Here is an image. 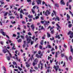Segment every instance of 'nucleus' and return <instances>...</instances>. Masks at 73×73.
Here are the masks:
<instances>
[{
  "label": "nucleus",
  "instance_id": "nucleus-63",
  "mask_svg": "<svg viewBox=\"0 0 73 73\" xmlns=\"http://www.w3.org/2000/svg\"><path fill=\"white\" fill-rule=\"evenodd\" d=\"M64 47L65 48H67V46L64 44Z\"/></svg>",
  "mask_w": 73,
  "mask_h": 73
},
{
  "label": "nucleus",
  "instance_id": "nucleus-28",
  "mask_svg": "<svg viewBox=\"0 0 73 73\" xmlns=\"http://www.w3.org/2000/svg\"><path fill=\"white\" fill-rule=\"evenodd\" d=\"M34 69L36 70H38V68L36 66H34Z\"/></svg>",
  "mask_w": 73,
  "mask_h": 73
},
{
  "label": "nucleus",
  "instance_id": "nucleus-31",
  "mask_svg": "<svg viewBox=\"0 0 73 73\" xmlns=\"http://www.w3.org/2000/svg\"><path fill=\"white\" fill-rule=\"evenodd\" d=\"M18 68L19 70H20V71H21V70H22V69H21V68L20 67H18Z\"/></svg>",
  "mask_w": 73,
  "mask_h": 73
},
{
  "label": "nucleus",
  "instance_id": "nucleus-14",
  "mask_svg": "<svg viewBox=\"0 0 73 73\" xmlns=\"http://www.w3.org/2000/svg\"><path fill=\"white\" fill-rule=\"evenodd\" d=\"M17 41L18 42H21L22 41V40H21V39L20 38L19 39V40H18Z\"/></svg>",
  "mask_w": 73,
  "mask_h": 73
},
{
  "label": "nucleus",
  "instance_id": "nucleus-49",
  "mask_svg": "<svg viewBox=\"0 0 73 73\" xmlns=\"http://www.w3.org/2000/svg\"><path fill=\"white\" fill-rule=\"evenodd\" d=\"M48 48H52V47H51V46H50V45H48Z\"/></svg>",
  "mask_w": 73,
  "mask_h": 73
},
{
  "label": "nucleus",
  "instance_id": "nucleus-33",
  "mask_svg": "<svg viewBox=\"0 0 73 73\" xmlns=\"http://www.w3.org/2000/svg\"><path fill=\"white\" fill-rule=\"evenodd\" d=\"M13 64H14V65H17V64H16V63L15 62H13Z\"/></svg>",
  "mask_w": 73,
  "mask_h": 73
},
{
  "label": "nucleus",
  "instance_id": "nucleus-44",
  "mask_svg": "<svg viewBox=\"0 0 73 73\" xmlns=\"http://www.w3.org/2000/svg\"><path fill=\"white\" fill-rule=\"evenodd\" d=\"M41 42H40V44H41L42 45H43V43H42V42H43V40H42Z\"/></svg>",
  "mask_w": 73,
  "mask_h": 73
},
{
  "label": "nucleus",
  "instance_id": "nucleus-54",
  "mask_svg": "<svg viewBox=\"0 0 73 73\" xmlns=\"http://www.w3.org/2000/svg\"><path fill=\"white\" fill-rule=\"evenodd\" d=\"M11 23L12 24H15L16 23V21H14L13 22V21H11Z\"/></svg>",
  "mask_w": 73,
  "mask_h": 73
},
{
  "label": "nucleus",
  "instance_id": "nucleus-64",
  "mask_svg": "<svg viewBox=\"0 0 73 73\" xmlns=\"http://www.w3.org/2000/svg\"><path fill=\"white\" fill-rule=\"evenodd\" d=\"M45 4V2H44V1H42V5H44V4Z\"/></svg>",
  "mask_w": 73,
  "mask_h": 73
},
{
  "label": "nucleus",
  "instance_id": "nucleus-19",
  "mask_svg": "<svg viewBox=\"0 0 73 73\" xmlns=\"http://www.w3.org/2000/svg\"><path fill=\"white\" fill-rule=\"evenodd\" d=\"M3 52L4 53H7V51L5 50V49L3 50Z\"/></svg>",
  "mask_w": 73,
  "mask_h": 73
},
{
  "label": "nucleus",
  "instance_id": "nucleus-62",
  "mask_svg": "<svg viewBox=\"0 0 73 73\" xmlns=\"http://www.w3.org/2000/svg\"><path fill=\"white\" fill-rule=\"evenodd\" d=\"M52 24H53V25L55 23V22H54V21L52 22Z\"/></svg>",
  "mask_w": 73,
  "mask_h": 73
},
{
  "label": "nucleus",
  "instance_id": "nucleus-52",
  "mask_svg": "<svg viewBox=\"0 0 73 73\" xmlns=\"http://www.w3.org/2000/svg\"><path fill=\"white\" fill-rule=\"evenodd\" d=\"M26 66H27V68H29V66H30V65L29 64H27L26 65Z\"/></svg>",
  "mask_w": 73,
  "mask_h": 73
},
{
  "label": "nucleus",
  "instance_id": "nucleus-53",
  "mask_svg": "<svg viewBox=\"0 0 73 73\" xmlns=\"http://www.w3.org/2000/svg\"><path fill=\"white\" fill-rule=\"evenodd\" d=\"M4 43V42H3L1 41L0 42V44H1V45H3Z\"/></svg>",
  "mask_w": 73,
  "mask_h": 73
},
{
  "label": "nucleus",
  "instance_id": "nucleus-42",
  "mask_svg": "<svg viewBox=\"0 0 73 73\" xmlns=\"http://www.w3.org/2000/svg\"><path fill=\"white\" fill-rule=\"evenodd\" d=\"M28 12H26V13H25V15H28Z\"/></svg>",
  "mask_w": 73,
  "mask_h": 73
},
{
  "label": "nucleus",
  "instance_id": "nucleus-35",
  "mask_svg": "<svg viewBox=\"0 0 73 73\" xmlns=\"http://www.w3.org/2000/svg\"><path fill=\"white\" fill-rule=\"evenodd\" d=\"M28 35H29L30 36H31V35H32V34H31V32H29V33H28Z\"/></svg>",
  "mask_w": 73,
  "mask_h": 73
},
{
  "label": "nucleus",
  "instance_id": "nucleus-50",
  "mask_svg": "<svg viewBox=\"0 0 73 73\" xmlns=\"http://www.w3.org/2000/svg\"><path fill=\"white\" fill-rule=\"evenodd\" d=\"M41 53V52L40 51H39L38 52V54H40Z\"/></svg>",
  "mask_w": 73,
  "mask_h": 73
},
{
  "label": "nucleus",
  "instance_id": "nucleus-27",
  "mask_svg": "<svg viewBox=\"0 0 73 73\" xmlns=\"http://www.w3.org/2000/svg\"><path fill=\"white\" fill-rule=\"evenodd\" d=\"M9 54L10 55V58H12V54H11L10 53H9Z\"/></svg>",
  "mask_w": 73,
  "mask_h": 73
},
{
  "label": "nucleus",
  "instance_id": "nucleus-29",
  "mask_svg": "<svg viewBox=\"0 0 73 73\" xmlns=\"http://www.w3.org/2000/svg\"><path fill=\"white\" fill-rule=\"evenodd\" d=\"M57 54H58V53H57V52H56V55H55L56 58L57 57Z\"/></svg>",
  "mask_w": 73,
  "mask_h": 73
},
{
  "label": "nucleus",
  "instance_id": "nucleus-12",
  "mask_svg": "<svg viewBox=\"0 0 73 73\" xmlns=\"http://www.w3.org/2000/svg\"><path fill=\"white\" fill-rule=\"evenodd\" d=\"M45 23L44 24V25L45 27H46V25H47V26H48L49 25V24L47 23V22L45 21Z\"/></svg>",
  "mask_w": 73,
  "mask_h": 73
},
{
  "label": "nucleus",
  "instance_id": "nucleus-60",
  "mask_svg": "<svg viewBox=\"0 0 73 73\" xmlns=\"http://www.w3.org/2000/svg\"><path fill=\"white\" fill-rule=\"evenodd\" d=\"M6 50H7V52L9 53H9H10V52H9V50H8V49H7V48H6Z\"/></svg>",
  "mask_w": 73,
  "mask_h": 73
},
{
  "label": "nucleus",
  "instance_id": "nucleus-8",
  "mask_svg": "<svg viewBox=\"0 0 73 73\" xmlns=\"http://www.w3.org/2000/svg\"><path fill=\"white\" fill-rule=\"evenodd\" d=\"M56 26L58 27H57V30H58L59 29H61V27H60V26L58 25V24H56Z\"/></svg>",
  "mask_w": 73,
  "mask_h": 73
},
{
  "label": "nucleus",
  "instance_id": "nucleus-7",
  "mask_svg": "<svg viewBox=\"0 0 73 73\" xmlns=\"http://www.w3.org/2000/svg\"><path fill=\"white\" fill-rule=\"evenodd\" d=\"M60 3L61 4H63V5H65V2L64 1V0H61L60 1Z\"/></svg>",
  "mask_w": 73,
  "mask_h": 73
},
{
  "label": "nucleus",
  "instance_id": "nucleus-46",
  "mask_svg": "<svg viewBox=\"0 0 73 73\" xmlns=\"http://www.w3.org/2000/svg\"><path fill=\"white\" fill-rule=\"evenodd\" d=\"M35 65H36V63L35 62H33V66H35Z\"/></svg>",
  "mask_w": 73,
  "mask_h": 73
},
{
  "label": "nucleus",
  "instance_id": "nucleus-3",
  "mask_svg": "<svg viewBox=\"0 0 73 73\" xmlns=\"http://www.w3.org/2000/svg\"><path fill=\"white\" fill-rule=\"evenodd\" d=\"M43 56V55L42 54V53H41L40 55V56L38 54H36V57L38 58H41L42 57H41V56Z\"/></svg>",
  "mask_w": 73,
  "mask_h": 73
},
{
  "label": "nucleus",
  "instance_id": "nucleus-23",
  "mask_svg": "<svg viewBox=\"0 0 73 73\" xmlns=\"http://www.w3.org/2000/svg\"><path fill=\"white\" fill-rule=\"evenodd\" d=\"M8 15V12H6L4 15V16H6Z\"/></svg>",
  "mask_w": 73,
  "mask_h": 73
},
{
  "label": "nucleus",
  "instance_id": "nucleus-1",
  "mask_svg": "<svg viewBox=\"0 0 73 73\" xmlns=\"http://www.w3.org/2000/svg\"><path fill=\"white\" fill-rule=\"evenodd\" d=\"M25 38L27 39V44H29L30 42L31 41V39L32 37L29 36H28L27 35H26L25 36Z\"/></svg>",
  "mask_w": 73,
  "mask_h": 73
},
{
  "label": "nucleus",
  "instance_id": "nucleus-58",
  "mask_svg": "<svg viewBox=\"0 0 73 73\" xmlns=\"http://www.w3.org/2000/svg\"><path fill=\"white\" fill-rule=\"evenodd\" d=\"M54 13H52L51 14V16L52 17H53V16H54Z\"/></svg>",
  "mask_w": 73,
  "mask_h": 73
},
{
  "label": "nucleus",
  "instance_id": "nucleus-41",
  "mask_svg": "<svg viewBox=\"0 0 73 73\" xmlns=\"http://www.w3.org/2000/svg\"><path fill=\"white\" fill-rule=\"evenodd\" d=\"M19 38H20V36L19 35H18L17 36V38H16V40H17V39H19Z\"/></svg>",
  "mask_w": 73,
  "mask_h": 73
},
{
  "label": "nucleus",
  "instance_id": "nucleus-17",
  "mask_svg": "<svg viewBox=\"0 0 73 73\" xmlns=\"http://www.w3.org/2000/svg\"><path fill=\"white\" fill-rule=\"evenodd\" d=\"M31 11L32 12H33V14H35V11H34V10H33V9H31Z\"/></svg>",
  "mask_w": 73,
  "mask_h": 73
},
{
  "label": "nucleus",
  "instance_id": "nucleus-22",
  "mask_svg": "<svg viewBox=\"0 0 73 73\" xmlns=\"http://www.w3.org/2000/svg\"><path fill=\"white\" fill-rule=\"evenodd\" d=\"M72 26V24H69L68 25V27L69 28H71Z\"/></svg>",
  "mask_w": 73,
  "mask_h": 73
},
{
  "label": "nucleus",
  "instance_id": "nucleus-10",
  "mask_svg": "<svg viewBox=\"0 0 73 73\" xmlns=\"http://www.w3.org/2000/svg\"><path fill=\"white\" fill-rule=\"evenodd\" d=\"M3 69H4V70L5 71H4V73H6L7 72V70H6V68L4 66H3Z\"/></svg>",
  "mask_w": 73,
  "mask_h": 73
},
{
  "label": "nucleus",
  "instance_id": "nucleus-32",
  "mask_svg": "<svg viewBox=\"0 0 73 73\" xmlns=\"http://www.w3.org/2000/svg\"><path fill=\"white\" fill-rule=\"evenodd\" d=\"M45 22V21H40V23L41 24H43L44 23V22Z\"/></svg>",
  "mask_w": 73,
  "mask_h": 73
},
{
  "label": "nucleus",
  "instance_id": "nucleus-38",
  "mask_svg": "<svg viewBox=\"0 0 73 73\" xmlns=\"http://www.w3.org/2000/svg\"><path fill=\"white\" fill-rule=\"evenodd\" d=\"M47 12L48 13V15H50V12L49 11H48H48H47Z\"/></svg>",
  "mask_w": 73,
  "mask_h": 73
},
{
  "label": "nucleus",
  "instance_id": "nucleus-20",
  "mask_svg": "<svg viewBox=\"0 0 73 73\" xmlns=\"http://www.w3.org/2000/svg\"><path fill=\"white\" fill-rule=\"evenodd\" d=\"M28 17L29 18H33V16L30 15H29L28 16Z\"/></svg>",
  "mask_w": 73,
  "mask_h": 73
},
{
  "label": "nucleus",
  "instance_id": "nucleus-36",
  "mask_svg": "<svg viewBox=\"0 0 73 73\" xmlns=\"http://www.w3.org/2000/svg\"><path fill=\"white\" fill-rule=\"evenodd\" d=\"M21 36L22 38H23V40H24V36L23 35H21Z\"/></svg>",
  "mask_w": 73,
  "mask_h": 73
},
{
  "label": "nucleus",
  "instance_id": "nucleus-39",
  "mask_svg": "<svg viewBox=\"0 0 73 73\" xmlns=\"http://www.w3.org/2000/svg\"><path fill=\"white\" fill-rule=\"evenodd\" d=\"M2 35H3L4 36H5V33H4V32H3V33H2Z\"/></svg>",
  "mask_w": 73,
  "mask_h": 73
},
{
  "label": "nucleus",
  "instance_id": "nucleus-16",
  "mask_svg": "<svg viewBox=\"0 0 73 73\" xmlns=\"http://www.w3.org/2000/svg\"><path fill=\"white\" fill-rule=\"evenodd\" d=\"M55 7H57L58 8L59 7V5L57 3H55Z\"/></svg>",
  "mask_w": 73,
  "mask_h": 73
},
{
  "label": "nucleus",
  "instance_id": "nucleus-2",
  "mask_svg": "<svg viewBox=\"0 0 73 73\" xmlns=\"http://www.w3.org/2000/svg\"><path fill=\"white\" fill-rule=\"evenodd\" d=\"M71 35L70 36V37L71 38H73V33L72 32H71V31H70L68 33V35Z\"/></svg>",
  "mask_w": 73,
  "mask_h": 73
},
{
  "label": "nucleus",
  "instance_id": "nucleus-55",
  "mask_svg": "<svg viewBox=\"0 0 73 73\" xmlns=\"http://www.w3.org/2000/svg\"><path fill=\"white\" fill-rule=\"evenodd\" d=\"M39 48L40 49H42V47L41 46H39Z\"/></svg>",
  "mask_w": 73,
  "mask_h": 73
},
{
  "label": "nucleus",
  "instance_id": "nucleus-21",
  "mask_svg": "<svg viewBox=\"0 0 73 73\" xmlns=\"http://www.w3.org/2000/svg\"><path fill=\"white\" fill-rule=\"evenodd\" d=\"M72 56H70L69 57V60H70V61H71V60H72Z\"/></svg>",
  "mask_w": 73,
  "mask_h": 73
},
{
  "label": "nucleus",
  "instance_id": "nucleus-34",
  "mask_svg": "<svg viewBox=\"0 0 73 73\" xmlns=\"http://www.w3.org/2000/svg\"><path fill=\"white\" fill-rule=\"evenodd\" d=\"M53 12L56 16V11H54V10H53Z\"/></svg>",
  "mask_w": 73,
  "mask_h": 73
},
{
  "label": "nucleus",
  "instance_id": "nucleus-15",
  "mask_svg": "<svg viewBox=\"0 0 73 73\" xmlns=\"http://www.w3.org/2000/svg\"><path fill=\"white\" fill-rule=\"evenodd\" d=\"M47 37L49 38V37H50V34H49L48 33H47Z\"/></svg>",
  "mask_w": 73,
  "mask_h": 73
},
{
  "label": "nucleus",
  "instance_id": "nucleus-37",
  "mask_svg": "<svg viewBox=\"0 0 73 73\" xmlns=\"http://www.w3.org/2000/svg\"><path fill=\"white\" fill-rule=\"evenodd\" d=\"M40 19L42 20H44V17H41Z\"/></svg>",
  "mask_w": 73,
  "mask_h": 73
},
{
  "label": "nucleus",
  "instance_id": "nucleus-43",
  "mask_svg": "<svg viewBox=\"0 0 73 73\" xmlns=\"http://www.w3.org/2000/svg\"><path fill=\"white\" fill-rule=\"evenodd\" d=\"M51 34H53L54 33V30L52 31L51 32Z\"/></svg>",
  "mask_w": 73,
  "mask_h": 73
},
{
  "label": "nucleus",
  "instance_id": "nucleus-45",
  "mask_svg": "<svg viewBox=\"0 0 73 73\" xmlns=\"http://www.w3.org/2000/svg\"><path fill=\"white\" fill-rule=\"evenodd\" d=\"M55 50V49H54V48H52V49L51 50V52H52L53 51V50Z\"/></svg>",
  "mask_w": 73,
  "mask_h": 73
},
{
  "label": "nucleus",
  "instance_id": "nucleus-11",
  "mask_svg": "<svg viewBox=\"0 0 73 73\" xmlns=\"http://www.w3.org/2000/svg\"><path fill=\"white\" fill-rule=\"evenodd\" d=\"M67 20L68 21L70 19V16H69L68 14H67Z\"/></svg>",
  "mask_w": 73,
  "mask_h": 73
},
{
  "label": "nucleus",
  "instance_id": "nucleus-9",
  "mask_svg": "<svg viewBox=\"0 0 73 73\" xmlns=\"http://www.w3.org/2000/svg\"><path fill=\"white\" fill-rule=\"evenodd\" d=\"M57 20H58V21H59L60 20V18L58 17H56V18H55V21H57Z\"/></svg>",
  "mask_w": 73,
  "mask_h": 73
},
{
  "label": "nucleus",
  "instance_id": "nucleus-26",
  "mask_svg": "<svg viewBox=\"0 0 73 73\" xmlns=\"http://www.w3.org/2000/svg\"><path fill=\"white\" fill-rule=\"evenodd\" d=\"M20 19L23 18V15H22V14H20Z\"/></svg>",
  "mask_w": 73,
  "mask_h": 73
},
{
  "label": "nucleus",
  "instance_id": "nucleus-40",
  "mask_svg": "<svg viewBox=\"0 0 73 73\" xmlns=\"http://www.w3.org/2000/svg\"><path fill=\"white\" fill-rule=\"evenodd\" d=\"M39 19V17L38 16H36L35 17V19Z\"/></svg>",
  "mask_w": 73,
  "mask_h": 73
},
{
  "label": "nucleus",
  "instance_id": "nucleus-24",
  "mask_svg": "<svg viewBox=\"0 0 73 73\" xmlns=\"http://www.w3.org/2000/svg\"><path fill=\"white\" fill-rule=\"evenodd\" d=\"M10 19H15V17L13 16L10 17Z\"/></svg>",
  "mask_w": 73,
  "mask_h": 73
},
{
  "label": "nucleus",
  "instance_id": "nucleus-4",
  "mask_svg": "<svg viewBox=\"0 0 73 73\" xmlns=\"http://www.w3.org/2000/svg\"><path fill=\"white\" fill-rule=\"evenodd\" d=\"M36 2L37 3V4H41V1L40 0H37L36 1Z\"/></svg>",
  "mask_w": 73,
  "mask_h": 73
},
{
  "label": "nucleus",
  "instance_id": "nucleus-57",
  "mask_svg": "<svg viewBox=\"0 0 73 73\" xmlns=\"http://www.w3.org/2000/svg\"><path fill=\"white\" fill-rule=\"evenodd\" d=\"M27 2L31 3V0H27Z\"/></svg>",
  "mask_w": 73,
  "mask_h": 73
},
{
  "label": "nucleus",
  "instance_id": "nucleus-6",
  "mask_svg": "<svg viewBox=\"0 0 73 73\" xmlns=\"http://www.w3.org/2000/svg\"><path fill=\"white\" fill-rule=\"evenodd\" d=\"M31 28H32V30L33 31H34L35 30V25L34 24H33L31 26Z\"/></svg>",
  "mask_w": 73,
  "mask_h": 73
},
{
  "label": "nucleus",
  "instance_id": "nucleus-18",
  "mask_svg": "<svg viewBox=\"0 0 73 73\" xmlns=\"http://www.w3.org/2000/svg\"><path fill=\"white\" fill-rule=\"evenodd\" d=\"M13 58H14V59H16V60H17L18 61V57H16V58H15V56H13Z\"/></svg>",
  "mask_w": 73,
  "mask_h": 73
},
{
  "label": "nucleus",
  "instance_id": "nucleus-61",
  "mask_svg": "<svg viewBox=\"0 0 73 73\" xmlns=\"http://www.w3.org/2000/svg\"><path fill=\"white\" fill-rule=\"evenodd\" d=\"M17 29H18V30H19V31H20L21 30V29L19 27H18Z\"/></svg>",
  "mask_w": 73,
  "mask_h": 73
},
{
  "label": "nucleus",
  "instance_id": "nucleus-51",
  "mask_svg": "<svg viewBox=\"0 0 73 73\" xmlns=\"http://www.w3.org/2000/svg\"><path fill=\"white\" fill-rule=\"evenodd\" d=\"M23 12V10H21L20 11V13H21H21H22Z\"/></svg>",
  "mask_w": 73,
  "mask_h": 73
},
{
  "label": "nucleus",
  "instance_id": "nucleus-25",
  "mask_svg": "<svg viewBox=\"0 0 73 73\" xmlns=\"http://www.w3.org/2000/svg\"><path fill=\"white\" fill-rule=\"evenodd\" d=\"M47 12H48V10H46V12H45V15L46 16H48V14H47Z\"/></svg>",
  "mask_w": 73,
  "mask_h": 73
},
{
  "label": "nucleus",
  "instance_id": "nucleus-47",
  "mask_svg": "<svg viewBox=\"0 0 73 73\" xmlns=\"http://www.w3.org/2000/svg\"><path fill=\"white\" fill-rule=\"evenodd\" d=\"M13 37H16V34H13Z\"/></svg>",
  "mask_w": 73,
  "mask_h": 73
},
{
  "label": "nucleus",
  "instance_id": "nucleus-5",
  "mask_svg": "<svg viewBox=\"0 0 73 73\" xmlns=\"http://www.w3.org/2000/svg\"><path fill=\"white\" fill-rule=\"evenodd\" d=\"M54 69H55L56 71L57 72L58 69V68H59V66L58 65L56 67V66H54Z\"/></svg>",
  "mask_w": 73,
  "mask_h": 73
},
{
  "label": "nucleus",
  "instance_id": "nucleus-13",
  "mask_svg": "<svg viewBox=\"0 0 73 73\" xmlns=\"http://www.w3.org/2000/svg\"><path fill=\"white\" fill-rule=\"evenodd\" d=\"M10 57H9V56H7V60H8V61H9V60H11V58H10Z\"/></svg>",
  "mask_w": 73,
  "mask_h": 73
},
{
  "label": "nucleus",
  "instance_id": "nucleus-48",
  "mask_svg": "<svg viewBox=\"0 0 73 73\" xmlns=\"http://www.w3.org/2000/svg\"><path fill=\"white\" fill-rule=\"evenodd\" d=\"M1 33H3V32H4V31H4V30L2 29H1Z\"/></svg>",
  "mask_w": 73,
  "mask_h": 73
},
{
  "label": "nucleus",
  "instance_id": "nucleus-59",
  "mask_svg": "<svg viewBox=\"0 0 73 73\" xmlns=\"http://www.w3.org/2000/svg\"><path fill=\"white\" fill-rule=\"evenodd\" d=\"M4 4V2H1V5H3V4Z\"/></svg>",
  "mask_w": 73,
  "mask_h": 73
},
{
  "label": "nucleus",
  "instance_id": "nucleus-56",
  "mask_svg": "<svg viewBox=\"0 0 73 73\" xmlns=\"http://www.w3.org/2000/svg\"><path fill=\"white\" fill-rule=\"evenodd\" d=\"M40 68H41L40 70H42V68H43V66H41Z\"/></svg>",
  "mask_w": 73,
  "mask_h": 73
},
{
  "label": "nucleus",
  "instance_id": "nucleus-30",
  "mask_svg": "<svg viewBox=\"0 0 73 73\" xmlns=\"http://www.w3.org/2000/svg\"><path fill=\"white\" fill-rule=\"evenodd\" d=\"M61 57H63L64 56V54H61Z\"/></svg>",
  "mask_w": 73,
  "mask_h": 73
}]
</instances>
